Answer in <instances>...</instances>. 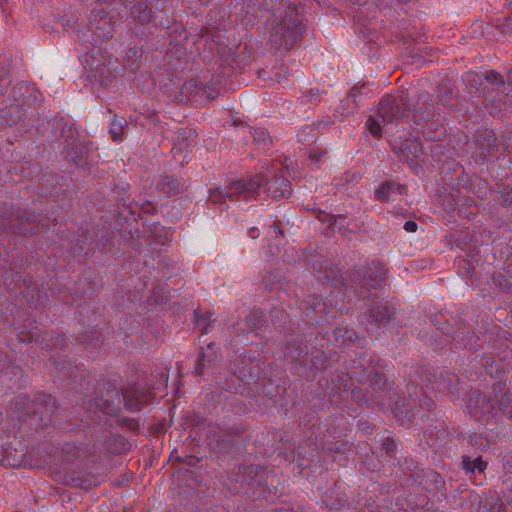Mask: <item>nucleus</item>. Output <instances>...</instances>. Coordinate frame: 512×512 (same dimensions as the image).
Segmentation results:
<instances>
[{"mask_svg":"<svg viewBox=\"0 0 512 512\" xmlns=\"http://www.w3.org/2000/svg\"><path fill=\"white\" fill-rule=\"evenodd\" d=\"M407 103L402 98L401 102L392 95H385L379 103L377 114L369 116L366 121L367 130L374 136L382 133V123L385 125H398L403 122L412 121L418 126L422 136L431 141L442 140L446 135L443 125L436 124L432 118L435 116L431 105H426L424 110L412 111L406 108Z\"/></svg>","mask_w":512,"mask_h":512,"instance_id":"nucleus-1","label":"nucleus"},{"mask_svg":"<svg viewBox=\"0 0 512 512\" xmlns=\"http://www.w3.org/2000/svg\"><path fill=\"white\" fill-rule=\"evenodd\" d=\"M261 191H266L272 197H287L290 195L289 181L279 174H274L267 179L262 174H257L248 179H238L225 186L210 190L209 199L214 204H222L226 200L249 201L255 199Z\"/></svg>","mask_w":512,"mask_h":512,"instance_id":"nucleus-2","label":"nucleus"},{"mask_svg":"<svg viewBox=\"0 0 512 512\" xmlns=\"http://www.w3.org/2000/svg\"><path fill=\"white\" fill-rule=\"evenodd\" d=\"M8 229L14 234H22L28 231L26 225L21 227L20 221L19 225L16 226L11 219L0 218V286L2 284L6 285L12 294L26 300L28 308H37L42 303L37 283L31 278L23 277L19 273L13 272L11 267H8L11 256L6 247H3V234Z\"/></svg>","mask_w":512,"mask_h":512,"instance_id":"nucleus-3","label":"nucleus"},{"mask_svg":"<svg viewBox=\"0 0 512 512\" xmlns=\"http://www.w3.org/2000/svg\"><path fill=\"white\" fill-rule=\"evenodd\" d=\"M271 23L270 42L279 51L290 50L300 41L303 32V18L295 5L282 6L274 10Z\"/></svg>","mask_w":512,"mask_h":512,"instance_id":"nucleus-4","label":"nucleus"},{"mask_svg":"<svg viewBox=\"0 0 512 512\" xmlns=\"http://www.w3.org/2000/svg\"><path fill=\"white\" fill-rule=\"evenodd\" d=\"M281 357L297 367L299 374H306L312 370H327L330 368V363L337 357V352L328 349H316L309 355L307 347H302L301 339L298 335H291L286 339L284 346L279 351Z\"/></svg>","mask_w":512,"mask_h":512,"instance_id":"nucleus-5","label":"nucleus"},{"mask_svg":"<svg viewBox=\"0 0 512 512\" xmlns=\"http://www.w3.org/2000/svg\"><path fill=\"white\" fill-rule=\"evenodd\" d=\"M467 408L471 416L485 426L492 425L500 417L512 420V400L505 393L491 399L483 393L474 392L469 397Z\"/></svg>","mask_w":512,"mask_h":512,"instance_id":"nucleus-6","label":"nucleus"},{"mask_svg":"<svg viewBox=\"0 0 512 512\" xmlns=\"http://www.w3.org/2000/svg\"><path fill=\"white\" fill-rule=\"evenodd\" d=\"M420 378L421 386L419 389V384L416 380H409L407 384V393L414 404H416V401L418 400L419 405L428 411L432 409L434 402L428 396L421 397L422 393L432 390L449 391L457 380V376L455 374L447 371L435 372L434 374L431 372H425L424 375L420 376Z\"/></svg>","mask_w":512,"mask_h":512,"instance_id":"nucleus-7","label":"nucleus"},{"mask_svg":"<svg viewBox=\"0 0 512 512\" xmlns=\"http://www.w3.org/2000/svg\"><path fill=\"white\" fill-rule=\"evenodd\" d=\"M16 414L20 421L26 422V418L34 424V420L38 418L42 425L51 420L55 410V402L50 396L44 393H37L32 401L27 396L21 395L16 403ZM35 425L39 424L35 422Z\"/></svg>","mask_w":512,"mask_h":512,"instance_id":"nucleus-8","label":"nucleus"},{"mask_svg":"<svg viewBox=\"0 0 512 512\" xmlns=\"http://www.w3.org/2000/svg\"><path fill=\"white\" fill-rule=\"evenodd\" d=\"M18 339L20 342H35L41 349H47L51 351H56L59 354L57 357L55 354L50 356V360H52V364L55 365V368L58 370V367L66 368L65 361L61 358L60 354H64L67 349V343L64 334L57 331H45L42 332L37 328L30 329L27 332H20L18 334ZM65 357V355H63Z\"/></svg>","mask_w":512,"mask_h":512,"instance_id":"nucleus-9","label":"nucleus"},{"mask_svg":"<svg viewBox=\"0 0 512 512\" xmlns=\"http://www.w3.org/2000/svg\"><path fill=\"white\" fill-rule=\"evenodd\" d=\"M9 98L17 107L37 106L42 94L33 83L20 82L13 86Z\"/></svg>","mask_w":512,"mask_h":512,"instance_id":"nucleus-10","label":"nucleus"},{"mask_svg":"<svg viewBox=\"0 0 512 512\" xmlns=\"http://www.w3.org/2000/svg\"><path fill=\"white\" fill-rule=\"evenodd\" d=\"M260 327V319L257 313L253 312L242 322L237 323L235 328L236 335L231 340V345H246L249 342L248 335Z\"/></svg>","mask_w":512,"mask_h":512,"instance_id":"nucleus-11","label":"nucleus"},{"mask_svg":"<svg viewBox=\"0 0 512 512\" xmlns=\"http://www.w3.org/2000/svg\"><path fill=\"white\" fill-rule=\"evenodd\" d=\"M405 187L395 181H385L375 190V200L387 202L395 200L397 196L402 195Z\"/></svg>","mask_w":512,"mask_h":512,"instance_id":"nucleus-12","label":"nucleus"},{"mask_svg":"<svg viewBox=\"0 0 512 512\" xmlns=\"http://www.w3.org/2000/svg\"><path fill=\"white\" fill-rule=\"evenodd\" d=\"M125 405L132 411H138L147 402L148 397L143 389L138 386H131L122 392Z\"/></svg>","mask_w":512,"mask_h":512,"instance_id":"nucleus-13","label":"nucleus"},{"mask_svg":"<svg viewBox=\"0 0 512 512\" xmlns=\"http://www.w3.org/2000/svg\"><path fill=\"white\" fill-rule=\"evenodd\" d=\"M326 306L320 299L317 297H310L308 301H301L298 305L297 309L299 310V317L302 321L312 322L313 317L319 310H323Z\"/></svg>","mask_w":512,"mask_h":512,"instance_id":"nucleus-14","label":"nucleus"},{"mask_svg":"<svg viewBox=\"0 0 512 512\" xmlns=\"http://www.w3.org/2000/svg\"><path fill=\"white\" fill-rule=\"evenodd\" d=\"M401 154L410 161V166L415 164L414 159L420 158L423 151V146L418 138L407 140L399 148Z\"/></svg>","mask_w":512,"mask_h":512,"instance_id":"nucleus-15","label":"nucleus"},{"mask_svg":"<svg viewBox=\"0 0 512 512\" xmlns=\"http://www.w3.org/2000/svg\"><path fill=\"white\" fill-rule=\"evenodd\" d=\"M333 340L329 338V341L333 342L335 346L348 345L354 343L358 339L357 333L353 329L347 327H338L333 331Z\"/></svg>","mask_w":512,"mask_h":512,"instance_id":"nucleus-16","label":"nucleus"},{"mask_svg":"<svg viewBox=\"0 0 512 512\" xmlns=\"http://www.w3.org/2000/svg\"><path fill=\"white\" fill-rule=\"evenodd\" d=\"M455 346L461 349H471L476 343L477 336L473 331L459 329L453 337Z\"/></svg>","mask_w":512,"mask_h":512,"instance_id":"nucleus-17","label":"nucleus"},{"mask_svg":"<svg viewBox=\"0 0 512 512\" xmlns=\"http://www.w3.org/2000/svg\"><path fill=\"white\" fill-rule=\"evenodd\" d=\"M461 464L467 473H482L487 467V462L483 461L481 456L472 458L470 456L463 455Z\"/></svg>","mask_w":512,"mask_h":512,"instance_id":"nucleus-18","label":"nucleus"},{"mask_svg":"<svg viewBox=\"0 0 512 512\" xmlns=\"http://www.w3.org/2000/svg\"><path fill=\"white\" fill-rule=\"evenodd\" d=\"M372 96V91L368 83H362L359 86H354L349 92V99L353 102V108H357L359 102L363 98H369Z\"/></svg>","mask_w":512,"mask_h":512,"instance_id":"nucleus-19","label":"nucleus"},{"mask_svg":"<svg viewBox=\"0 0 512 512\" xmlns=\"http://www.w3.org/2000/svg\"><path fill=\"white\" fill-rule=\"evenodd\" d=\"M369 314L371 317L370 323H377L379 325H384L391 317L390 310L385 305H375L369 309Z\"/></svg>","mask_w":512,"mask_h":512,"instance_id":"nucleus-20","label":"nucleus"},{"mask_svg":"<svg viewBox=\"0 0 512 512\" xmlns=\"http://www.w3.org/2000/svg\"><path fill=\"white\" fill-rule=\"evenodd\" d=\"M126 125L127 121L125 120V118L119 116L113 117L109 125V131L113 141L121 142L123 140L124 127Z\"/></svg>","mask_w":512,"mask_h":512,"instance_id":"nucleus-21","label":"nucleus"},{"mask_svg":"<svg viewBox=\"0 0 512 512\" xmlns=\"http://www.w3.org/2000/svg\"><path fill=\"white\" fill-rule=\"evenodd\" d=\"M375 267V274L369 272L370 267H368V279L367 284L370 286H379L381 283H383L386 280V269L381 263L375 264L372 262Z\"/></svg>","mask_w":512,"mask_h":512,"instance_id":"nucleus-22","label":"nucleus"},{"mask_svg":"<svg viewBox=\"0 0 512 512\" xmlns=\"http://www.w3.org/2000/svg\"><path fill=\"white\" fill-rule=\"evenodd\" d=\"M71 149L67 151V157L75 163L76 166H83L87 162L86 151L84 148L79 147L78 144L68 143Z\"/></svg>","mask_w":512,"mask_h":512,"instance_id":"nucleus-23","label":"nucleus"},{"mask_svg":"<svg viewBox=\"0 0 512 512\" xmlns=\"http://www.w3.org/2000/svg\"><path fill=\"white\" fill-rule=\"evenodd\" d=\"M202 88L198 85L194 79L186 81L181 88V94L186 100H192L198 94H200Z\"/></svg>","mask_w":512,"mask_h":512,"instance_id":"nucleus-24","label":"nucleus"},{"mask_svg":"<svg viewBox=\"0 0 512 512\" xmlns=\"http://www.w3.org/2000/svg\"><path fill=\"white\" fill-rule=\"evenodd\" d=\"M131 15L140 22L151 20V9L147 5L139 3L131 8Z\"/></svg>","mask_w":512,"mask_h":512,"instance_id":"nucleus-25","label":"nucleus"},{"mask_svg":"<svg viewBox=\"0 0 512 512\" xmlns=\"http://www.w3.org/2000/svg\"><path fill=\"white\" fill-rule=\"evenodd\" d=\"M211 350V346L209 345L205 351H202L198 354L197 363H196V372L198 375H203L206 368L210 366V358L208 353Z\"/></svg>","mask_w":512,"mask_h":512,"instance_id":"nucleus-26","label":"nucleus"},{"mask_svg":"<svg viewBox=\"0 0 512 512\" xmlns=\"http://www.w3.org/2000/svg\"><path fill=\"white\" fill-rule=\"evenodd\" d=\"M87 332H84L83 333V338H82V341L84 343H87V344H90L92 343L94 345V347H97V346H100L101 344H103L104 340L101 338V335L99 334V332L94 329L93 331H90V335H86Z\"/></svg>","mask_w":512,"mask_h":512,"instance_id":"nucleus-27","label":"nucleus"},{"mask_svg":"<svg viewBox=\"0 0 512 512\" xmlns=\"http://www.w3.org/2000/svg\"><path fill=\"white\" fill-rule=\"evenodd\" d=\"M383 448L387 454V457L391 459H396V453H397V443L390 437H387L384 440Z\"/></svg>","mask_w":512,"mask_h":512,"instance_id":"nucleus-28","label":"nucleus"},{"mask_svg":"<svg viewBox=\"0 0 512 512\" xmlns=\"http://www.w3.org/2000/svg\"><path fill=\"white\" fill-rule=\"evenodd\" d=\"M484 78L488 83L496 86H501L505 83L502 75L494 70L486 72Z\"/></svg>","mask_w":512,"mask_h":512,"instance_id":"nucleus-29","label":"nucleus"},{"mask_svg":"<svg viewBox=\"0 0 512 512\" xmlns=\"http://www.w3.org/2000/svg\"><path fill=\"white\" fill-rule=\"evenodd\" d=\"M11 84V76L7 71L0 69V97L4 96Z\"/></svg>","mask_w":512,"mask_h":512,"instance_id":"nucleus-30","label":"nucleus"},{"mask_svg":"<svg viewBox=\"0 0 512 512\" xmlns=\"http://www.w3.org/2000/svg\"><path fill=\"white\" fill-rule=\"evenodd\" d=\"M58 280H56V282H53L51 284V292L53 294V296H55L56 298H58L59 300L63 301V302H68V297L66 295V292L65 291H62L61 289H59L57 287V284H58Z\"/></svg>","mask_w":512,"mask_h":512,"instance_id":"nucleus-31","label":"nucleus"},{"mask_svg":"<svg viewBox=\"0 0 512 512\" xmlns=\"http://www.w3.org/2000/svg\"><path fill=\"white\" fill-rule=\"evenodd\" d=\"M80 239L78 238L77 239V243L75 246H72L71 247V252L73 253V255H80L81 253H84V254H87L88 252L85 251V246L88 245L87 242H88V238L86 237L84 240H83V244L84 245H79L78 244V241Z\"/></svg>","mask_w":512,"mask_h":512,"instance_id":"nucleus-32","label":"nucleus"},{"mask_svg":"<svg viewBox=\"0 0 512 512\" xmlns=\"http://www.w3.org/2000/svg\"><path fill=\"white\" fill-rule=\"evenodd\" d=\"M497 146V139L494 134L489 135L488 144H487V153L492 155Z\"/></svg>","mask_w":512,"mask_h":512,"instance_id":"nucleus-33","label":"nucleus"},{"mask_svg":"<svg viewBox=\"0 0 512 512\" xmlns=\"http://www.w3.org/2000/svg\"><path fill=\"white\" fill-rule=\"evenodd\" d=\"M404 229L407 232L413 233L417 231L418 225L415 221L408 220L404 223Z\"/></svg>","mask_w":512,"mask_h":512,"instance_id":"nucleus-34","label":"nucleus"},{"mask_svg":"<svg viewBox=\"0 0 512 512\" xmlns=\"http://www.w3.org/2000/svg\"><path fill=\"white\" fill-rule=\"evenodd\" d=\"M282 233H283V231L280 228L279 222L274 221L273 224L270 225L269 235H273V234L278 235V234H282Z\"/></svg>","mask_w":512,"mask_h":512,"instance_id":"nucleus-35","label":"nucleus"},{"mask_svg":"<svg viewBox=\"0 0 512 512\" xmlns=\"http://www.w3.org/2000/svg\"><path fill=\"white\" fill-rule=\"evenodd\" d=\"M504 498L508 503L512 504V482L509 484V488L504 493Z\"/></svg>","mask_w":512,"mask_h":512,"instance_id":"nucleus-36","label":"nucleus"},{"mask_svg":"<svg viewBox=\"0 0 512 512\" xmlns=\"http://www.w3.org/2000/svg\"><path fill=\"white\" fill-rule=\"evenodd\" d=\"M248 235L252 238V239H256L258 236H259V232H258V229L256 227H252L249 229L248 231Z\"/></svg>","mask_w":512,"mask_h":512,"instance_id":"nucleus-37","label":"nucleus"},{"mask_svg":"<svg viewBox=\"0 0 512 512\" xmlns=\"http://www.w3.org/2000/svg\"><path fill=\"white\" fill-rule=\"evenodd\" d=\"M259 141H260V142H263V144H264V145H266V144H267V143H269L271 140H270L269 135L263 132V133L261 134V137H260Z\"/></svg>","mask_w":512,"mask_h":512,"instance_id":"nucleus-38","label":"nucleus"},{"mask_svg":"<svg viewBox=\"0 0 512 512\" xmlns=\"http://www.w3.org/2000/svg\"><path fill=\"white\" fill-rule=\"evenodd\" d=\"M341 284L345 287L346 290H351L354 288V286L351 283H348V280L345 278L342 279Z\"/></svg>","mask_w":512,"mask_h":512,"instance_id":"nucleus-39","label":"nucleus"},{"mask_svg":"<svg viewBox=\"0 0 512 512\" xmlns=\"http://www.w3.org/2000/svg\"><path fill=\"white\" fill-rule=\"evenodd\" d=\"M507 85H508V87H510V88H511V90H510V91H512V70H511V71L509 72V74H508V77H507Z\"/></svg>","mask_w":512,"mask_h":512,"instance_id":"nucleus-40","label":"nucleus"},{"mask_svg":"<svg viewBox=\"0 0 512 512\" xmlns=\"http://www.w3.org/2000/svg\"><path fill=\"white\" fill-rule=\"evenodd\" d=\"M74 484H75L76 486L85 487V488H89V487L91 486L90 484L85 485V484H84L82 481H80V480H74Z\"/></svg>","mask_w":512,"mask_h":512,"instance_id":"nucleus-41","label":"nucleus"},{"mask_svg":"<svg viewBox=\"0 0 512 512\" xmlns=\"http://www.w3.org/2000/svg\"><path fill=\"white\" fill-rule=\"evenodd\" d=\"M195 318H196L197 325H200V316L198 315L197 312H195Z\"/></svg>","mask_w":512,"mask_h":512,"instance_id":"nucleus-42","label":"nucleus"},{"mask_svg":"<svg viewBox=\"0 0 512 512\" xmlns=\"http://www.w3.org/2000/svg\"><path fill=\"white\" fill-rule=\"evenodd\" d=\"M402 413H404V411H395V414H396V416H397V417H400V415H401Z\"/></svg>","mask_w":512,"mask_h":512,"instance_id":"nucleus-43","label":"nucleus"}]
</instances>
